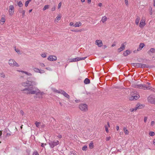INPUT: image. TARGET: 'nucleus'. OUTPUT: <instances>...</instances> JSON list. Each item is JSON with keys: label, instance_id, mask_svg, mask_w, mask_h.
I'll list each match as a JSON object with an SVG mask.
<instances>
[{"label": "nucleus", "instance_id": "nucleus-37", "mask_svg": "<svg viewBox=\"0 0 155 155\" xmlns=\"http://www.w3.org/2000/svg\"><path fill=\"white\" fill-rule=\"evenodd\" d=\"M149 135L151 136H153L155 135L154 132L152 131L150 132L149 133Z\"/></svg>", "mask_w": 155, "mask_h": 155}, {"label": "nucleus", "instance_id": "nucleus-15", "mask_svg": "<svg viewBox=\"0 0 155 155\" xmlns=\"http://www.w3.org/2000/svg\"><path fill=\"white\" fill-rule=\"evenodd\" d=\"M95 44L99 47H101L103 45L102 41L101 40H96L95 41Z\"/></svg>", "mask_w": 155, "mask_h": 155}, {"label": "nucleus", "instance_id": "nucleus-41", "mask_svg": "<svg viewBox=\"0 0 155 155\" xmlns=\"http://www.w3.org/2000/svg\"><path fill=\"white\" fill-rule=\"evenodd\" d=\"M137 106L136 107L134 108V110H136L138 108H139V109H140L141 108H140V106H138V105H137Z\"/></svg>", "mask_w": 155, "mask_h": 155}, {"label": "nucleus", "instance_id": "nucleus-35", "mask_svg": "<svg viewBox=\"0 0 155 155\" xmlns=\"http://www.w3.org/2000/svg\"><path fill=\"white\" fill-rule=\"evenodd\" d=\"M89 147L90 148H92L94 147V144L93 143H91L89 144Z\"/></svg>", "mask_w": 155, "mask_h": 155}, {"label": "nucleus", "instance_id": "nucleus-11", "mask_svg": "<svg viewBox=\"0 0 155 155\" xmlns=\"http://www.w3.org/2000/svg\"><path fill=\"white\" fill-rule=\"evenodd\" d=\"M33 70L36 73H39L40 74H43L45 73L44 70L36 68H33Z\"/></svg>", "mask_w": 155, "mask_h": 155}, {"label": "nucleus", "instance_id": "nucleus-46", "mask_svg": "<svg viewBox=\"0 0 155 155\" xmlns=\"http://www.w3.org/2000/svg\"><path fill=\"white\" fill-rule=\"evenodd\" d=\"M46 69L47 70H48L49 71H52V69L49 67L46 68Z\"/></svg>", "mask_w": 155, "mask_h": 155}, {"label": "nucleus", "instance_id": "nucleus-20", "mask_svg": "<svg viewBox=\"0 0 155 155\" xmlns=\"http://www.w3.org/2000/svg\"><path fill=\"white\" fill-rule=\"evenodd\" d=\"M132 65L135 67L140 68L141 63H133L132 64Z\"/></svg>", "mask_w": 155, "mask_h": 155}, {"label": "nucleus", "instance_id": "nucleus-52", "mask_svg": "<svg viewBox=\"0 0 155 155\" xmlns=\"http://www.w3.org/2000/svg\"><path fill=\"white\" fill-rule=\"evenodd\" d=\"M25 10H23L22 12V15L24 17L25 15Z\"/></svg>", "mask_w": 155, "mask_h": 155}, {"label": "nucleus", "instance_id": "nucleus-29", "mask_svg": "<svg viewBox=\"0 0 155 155\" xmlns=\"http://www.w3.org/2000/svg\"><path fill=\"white\" fill-rule=\"evenodd\" d=\"M147 66L144 64H141L140 68H147Z\"/></svg>", "mask_w": 155, "mask_h": 155}, {"label": "nucleus", "instance_id": "nucleus-6", "mask_svg": "<svg viewBox=\"0 0 155 155\" xmlns=\"http://www.w3.org/2000/svg\"><path fill=\"white\" fill-rule=\"evenodd\" d=\"M60 143L59 141L58 140L51 141L49 142V144L50 146V147L52 148H53L55 146L58 145Z\"/></svg>", "mask_w": 155, "mask_h": 155}, {"label": "nucleus", "instance_id": "nucleus-39", "mask_svg": "<svg viewBox=\"0 0 155 155\" xmlns=\"http://www.w3.org/2000/svg\"><path fill=\"white\" fill-rule=\"evenodd\" d=\"M104 127H105L106 131L107 133H108L109 132L108 129V127L106 125H105Z\"/></svg>", "mask_w": 155, "mask_h": 155}, {"label": "nucleus", "instance_id": "nucleus-54", "mask_svg": "<svg viewBox=\"0 0 155 155\" xmlns=\"http://www.w3.org/2000/svg\"><path fill=\"white\" fill-rule=\"evenodd\" d=\"M55 7H54L52 8L51 11H54L55 10Z\"/></svg>", "mask_w": 155, "mask_h": 155}, {"label": "nucleus", "instance_id": "nucleus-34", "mask_svg": "<svg viewBox=\"0 0 155 155\" xmlns=\"http://www.w3.org/2000/svg\"><path fill=\"white\" fill-rule=\"evenodd\" d=\"M15 51L18 54H21L20 51L18 48H15Z\"/></svg>", "mask_w": 155, "mask_h": 155}, {"label": "nucleus", "instance_id": "nucleus-19", "mask_svg": "<svg viewBox=\"0 0 155 155\" xmlns=\"http://www.w3.org/2000/svg\"><path fill=\"white\" fill-rule=\"evenodd\" d=\"M130 53L131 52L130 51L127 50L124 52L123 55L125 56H127L128 55L130 54Z\"/></svg>", "mask_w": 155, "mask_h": 155}, {"label": "nucleus", "instance_id": "nucleus-7", "mask_svg": "<svg viewBox=\"0 0 155 155\" xmlns=\"http://www.w3.org/2000/svg\"><path fill=\"white\" fill-rule=\"evenodd\" d=\"M79 108L82 111H85L87 110V106L85 104H81L79 105Z\"/></svg>", "mask_w": 155, "mask_h": 155}, {"label": "nucleus", "instance_id": "nucleus-62", "mask_svg": "<svg viewBox=\"0 0 155 155\" xmlns=\"http://www.w3.org/2000/svg\"><path fill=\"white\" fill-rule=\"evenodd\" d=\"M58 137L59 138H62V136L61 135H59L58 136Z\"/></svg>", "mask_w": 155, "mask_h": 155}, {"label": "nucleus", "instance_id": "nucleus-8", "mask_svg": "<svg viewBox=\"0 0 155 155\" xmlns=\"http://www.w3.org/2000/svg\"><path fill=\"white\" fill-rule=\"evenodd\" d=\"M87 57H85L84 58H73L72 59H70V62H76L77 61L84 60Z\"/></svg>", "mask_w": 155, "mask_h": 155}, {"label": "nucleus", "instance_id": "nucleus-24", "mask_svg": "<svg viewBox=\"0 0 155 155\" xmlns=\"http://www.w3.org/2000/svg\"><path fill=\"white\" fill-rule=\"evenodd\" d=\"M155 52V49L153 48H151L149 51H148V53L150 54V52L154 53Z\"/></svg>", "mask_w": 155, "mask_h": 155}, {"label": "nucleus", "instance_id": "nucleus-61", "mask_svg": "<svg viewBox=\"0 0 155 155\" xmlns=\"http://www.w3.org/2000/svg\"><path fill=\"white\" fill-rule=\"evenodd\" d=\"M18 71H19V72H21L22 73H24V72L25 71H18Z\"/></svg>", "mask_w": 155, "mask_h": 155}, {"label": "nucleus", "instance_id": "nucleus-43", "mask_svg": "<svg viewBox=\"0 0 155 155\" xmlns=\"http://www.w3.org/2000/svg\"><path fill=\"white\" fill-rule=\"evenodd\" d=\"M70 155H77V154L75 152L72 151L71 152Z\"/></svg>", "mask_w": 155, "mask_h": 155}, {"label": "nucleus", "instance_id": "nucleus-36", "mask_svg": "<svg viewBox=\"0 0 155 155\" xmlns=\"http://www.w3.org/2000/svg\"><path fill=\"white\" fill-rule=\"evenodd\" d=\"M41 56L43 58H45L46 57V54L45 53H43L41 54Z\"/></svg>", "mask_w": 155, "mask_h": 155}, {"label": "nucleus", "instance_id": "nucleus-51", "mask_svg": "<svg viewBox=\"0 0 155 155\" xmlns=\"http://www.w3.org/2000/svg\"><path fill=\"white\" fill-rule=\"evenodd\" d=\"M125 2L126 5H128V2L127 0H125Z\"/></svg>", "mask_w": 155, "mask_h": 155}, {"label": "nucleus", "instance_id": "nucleus-33", "mask_svg": "<svg viewBox=\"0 0 155 155\" xmlns=\"http://www.w3.org/2000/svg\"><path fill=\"white\" fill-rule=\"evenodd\" d=\"M31 0H29L27 1H26L25 3V6L26 7H27L28 6V4L29 3V2H31Z\"/></svg>", "mask_w": 155, "mask_h": 155}, {"label": "nucleus", "instance_id": "nucleus-12", "mask_svg": "<svg viewBox=\"0 0 155 155\" xmlns=\"http://www.w3.org/2000/svg\"><path fill=\"white\" fill-rule=\"evenodd\" d=\"M31 81H27L25 82H23L21 84L24 87H27L31 86Z\"/></svg>", "mask_w": 155, "mask_h": 155}, {"label": "nucleus", "instance_id": "nucleus-5", "mask_svg": "<svg viewBox=\"0 0 155 155\" xmlns=\"http://www.w3.org/2000/svg\"><path fill=\"white\" fill-rule=\"evenodd\" d=\"M8 64L10 66L14 67V66L19 67V64L17 63L15 60L12 59H9L8 61Z\"/></svg>", "mask_w": 155, "mask_h": 155}, {"label": "nucleus", "instance_id": "nucleus-21", "mask_svg": "<svg viewBox=\"0 0 155 155\" xmlns=\"http://www.w3.org/2000/svg\"><path fill=\"white\" fill-rule=\"evenodd\" d=\"M107 18L106 16H103L101 19V21L103 23H105L107 20Z\"/></svg>", "mask_w": 155, "mask_h": 155}, {"label": "nucleus", "instance_id": "nucleus-50", "mask_svg": "<svg viewBox=\"0 0 155 155\" xmlns=\"http://www.w3.org/2000/svg\"><path fill=\"white\" fill-rule=\"evenodd\" d=\"M147 117H144V122H145V123L146 122L147 120Z\"/></svg>", "mask_w": 155, "mask_h": 155}, {"label": "nucleus", "instance_id": "nucleus-57", "mask_svg": "<svg viewBox=\"0 0 155 155\" xmlns=\"http://www.w3.org/2000/svg\"><path fill=\"white\" fill-rule=\"evenodd\" d=\"M134 110V108H131V109H130V111L131 112H133V111Z\"/></svg>", "mask_w": 155, "mask_h": 155}, {"label": "nucleus", "instance_id": "nucleus-9", "mask_svg": "<svg viewBox=\"0 0 155 155\" xmlns=\"http://www.w3.org/2000/svg\"><path fill=\"white\" fill-rule=\"evenodd\" d=\"M146 25L145 18L143 17L139 24V27L141 28H143Z\"/></svg>", "mask_w": 155, "mask_h": 155}, {"label": "nucleus", "instance_id": "nucleus-58", "mask_svg": "<svg viewBox=\"0 0 155 155\" xmlns=\"http://www.w3.org/2000/svg\"><path fill=\"white\" fill-rule=\"evenodd\" d=\"M20 113L21 114L23 115V112L22 110H21L20 111Z\"/></svg>", "mask_w": 155, "mask_h": 155}, {"label": "nucleus", "instance_id": "nucleus-47", "mask_svg": "<svg viewBox=\"0 0 155 155\" xmlns=\"http://www.w3.org/2000/svg\"><path fill=\"white\" fill-rule=\"evenodd\" d=\"M155 124V122L153 121H152L151 122V125L153 126Z\"/></svg>", "mask_w": 155, "mask_h": 155}, {"label": "nucleus", "instance_id": "nucleus-10", "mask_svg": "<svg viewBox=\"0 0 155 155\" xmlns=\"http://www.w3.org/2000/svg\"><path fill=\"white\" fill-rule=\"evenodd\" d=\"M14 8L13 5H10L9 6V15H12L14 14Z\"/></svg>", "mask_w": 155, "mask_h": 155}, {"label": "nucleus", "instance_id": "nucleus-49", "mask_svg": "<svg viewBox=\"0 0 155 155\" xmlns=\"http://www.w3.org/2000/svg\"><path fill=\"white\" fill-rule=\"evenodd\" d=\"M110 139V137H106V141H108Z\"/></svg>", "mask_w": 155, "mask_h": 155}, {"label": "nucleus", "instance_id": "nucleus-56", "mask_svg": "<svg viewBox=\"0 0 155 155\" xmlns=\"http://www.w3.org/2000/svg\"><path fill=\"white\" fill-rule=\"evenodd\" d=\"M146 84L148 85V86H150L151 85V84L150 83L148 82L146 83Z\"/></svg>", "mask_w": 155, "mask_h": 155}, {"label": "nucleus", "instance_id": "nucleus-14", "mask_svg": "<svg viewBox=\"0 0 155 155\" xmlns=\"http://www.w3.org/2000/svg\"><path fill=\"white\" fill-rule=\"evenodd\" d=\"M48 59L50 61H53L56 60L57 58L55 56L50 55L48 58Z\"/></svg>", "mask_w": 155, "mask_h": 155}, {"label": "nucleus", "instance_id": "nucleus-42", "mask_svg": "<svg viewBox=\"0 0 155 155\" xmlns=\"http://www.w3.org/2000/svg\"><path fill=\"white\" fill-rule=\"evenodd\" d=\"M0 76L1 77L4 78L5 77V75L3 73H1L0 74Z\"/></svg>", "mask_w": 155, "mask_h": 155}, {"label": "nucleus", "instance_id": "nucleus-3", "mask_svg": "<svg viewBox=\"0 0 155 155\" xmlns=\"http://www.w3.org/2000/svg\"><path fill=\"white\" fill-rule=\"evenodd\" d=\"M52 90L53 92L62 94L65 97L68 99H69L70 98V96L65 91L62 90H58L56 89L55 88H52Z\"/></svg>", "mask_w": 155, "mask_h": 155}, {"label": "nucleus", "instance_id": "nucleus-53", "mask_svg": "<svg viewBox=\"0 0 155 155\" xmlns=\"http://www.w3.org/2000/svg\"><path fill=\"white\" fill-rule=\"evenodd\" d=\"M61 3L60 2L58 4V8L59 9L60 8V7L61 6Z\"/></svg>", "mask_w": 155, "mask_h": 155}, {"label": "nucleus", "instance_id": "nucleus-23", "mask_svg": "<svg viewBox=\"0 0 155 155\" xmlns=\"http://www.w3.org/2000/svg\"><path fill=\"white\" fill-rule=\"evenodd\" d=\"M84 82L86 84H88L90 83V80L88 78H86L85 79Z\"/></svg>", "mask_w": 155, "mask_h": 155}, {"label": "nucleus", "instance_id": "nucleus-40", "mask_svg": "<svg viewBox=\"0 0 155 155\" xmlns=\"http://www.w3.org/2000/svg\"><path fill=\"white\" fill-rule=\"evenodd\" d=\"M40 124V123L38 122H36L35 123L36 126L38 127H39Z\"/></svg>", "mask_w": 155, "mask_h": 155}, {"label": "nucleus", "instance_id": "nucleus-30", "mask_svg": "<svg viewBox=\"0 0 155 155\" xmlns=\"http://www.w3.org/2000/svg\"><path fill=\"white\" fill-rule=\"evenodd\" d=\"M18 5L19 7H21L23 5L21 1H19L18 2Z\"/></svg>", "mask_w": 155, "mask_h": 155}, {"label": "nucleus", "instance_id": "nucleus-63", "mask_svg": "<svg viewBox=\"0 0 155 155\" xmlns=\"http://www.w3.org/2000/svg\"><path fill=\"white\" fill-rule=\"evenodd\" d=\"M119 127L118 126H117L116 127V129L117 130H118L119 129Z\"/></svg>", "mask_w": 155, "mask_h": 155}, {"label": "nucleus", "instance_id": "nucleus-44", "mask_svg": "<svg viewBox=\"0 0 155 155\" xmlns=\"http://www.w3.org/2000/svg\"><path fill=\"white\" fill-rule=\"evenodd\" d=\"M33 155H39V154L37 151H35L33 153Z\"/></svg>", "mask_w": 155, "mask_h": 155}, {"label": "nucleus", "instance_id": "nucleus-2", "mask_svg": "<svg viewBox=\"0 0 155 155\" xmlns=\"http://www.w3.org/2000/svg\"><path fill=\"white\" fill-rule=\"evenodd\" d=\"M130 96H131L129 97V99L130 101L136 100L140 97L138 93L136 91H134L131 93Z\"/></svg>", "mask_w": 155, "mask_h": 155}, {"label": "nucleus", "instance_id": "nucleus-38", "mask_svg": "<svg viewBox=\"0 0 155 155\" xmlns=\"http://www.w3.org/2000/svg\"><path fill=\"white\" fill-rule=\"evenodd\" d=\"M71 31L73 32H81L82 31L81 30H72Z\"/></svg>", "mask_w": 155, "mask_h": 155}, {"label": "nucleus", "instance_id": "nucleus-13", "mask_svg": "<svg viewBox=\"0 0 155 155\" xmlns=\"http://www.w3.org/2000/svg\"><path fill=\"white\" fill-rule=\"evenodd\" d=\"M148 100L149 102L151 104H155V98L150 96L148 98Z\"/></svg>", "mask_w": 155, "mask_h": 155}, {"label": "nucleus", "instance_id": "nucleus-16", "mask_svg": "<svg viewBox=\"0 0 155 155\" xmlns=\"http://www.w3.org/2000/svg\"><path fill=\"white\" fill-rule=\"evenodd\" d=\"M125 45H124V44H122L121 45V46L120 48L118 49V50H117L119 52H121L122 51L124 50V49H125Z\"/></svg>", "mask_w": 155, "mask_h": 155}, {"label": "nucleus", "instance_id": "nucleus-18", "mask_svg": "<svg viewBox=\"0 0 155 155\" xmlns=\"http://www.w3.org/2000/svg\"><path fill=\"white\" fill-rule=\"evenodd\" d=\"M81 25V22H76L73 25V26L75 27H79Z\"/></svg>", "mask_w": 155, "mask_h": 155}, {"label": "nucleus", "instance_id": "nucleus-55", "mask_svg": "<svg viewBox=\"0 0 155 155\" xmlns=\"http://www.w3.org/2000/svg\"><path fill=\"white\" fill-rule=\"evenodd\" d=\"M70 26H73L74 25V23L73 22H70Z\"/></svg>", "mask_w": 155, "mask_h": 155}, {"label": "nucleus", "instance_id": "nucleus-26", "mask_svg": "<svg viewBox=\"0 0 155 155\" xmlns=\"http://www.w3.org/2000/svg\"><path fill=\"white\" fill-rule=\"evenodd\" d=\"M140 20V17H137L135 20V23L137 25L138 24Z\"/></svg>", "mask_w": 155, "mask_h": 155}, {"label": "nucleus", "instance_id": "nucleus-32", "mask_svg": "<svg viewBox=\"0 0 155 155\" xmlns=\"http://www.w3.org/2000/svg\"><path fill=\"white\" fill-rule=\"evenodd\" d=\"M82 150H83L86 151L87 149V146L85 145L82 148Z\"/></svg>", "mask_w": 155, "mask_h": 155}, {"label": "nucleus", "instance_id": "nucleus-59", "mask_svg": "<svg viewBox=\"0 0 155 155\" xmlns=\"http://www.w3.org/2000/svg\"><path fill=\"white\" fill-rule=\"evenodd\" d=\"M153 143L154 145H155V139L153 140Z\"/></svg>", "mask_w": 155, "mask_h": 155}, {"label": "nucleus", "instance_id": "nucleus-25", "mask_svg": "<svg viewBox=\"0 0 155 155\" xmlns=\"http://www.w3.org/2000/svg\"><path fill=\"white\" fill-rule=\"evenodd\" d=\"M123 130L124 131V132L125 134H126L127 135L129 134V131L125 127H123Z\"/></svg>", "mask_w": 155, "mask_h": 155}, {"label": "nucleus", "instance_id": "nucleus-48", "mask_svg": "<svg viewBox=\"0 0 155 155\" xmlns=\"http://www.w3.org/2000/svg\"><path fill=\"white\" fill-rule=\"evenodd\" d=\"M40 66L42 67H44L45 66V65L44 64L42 63H40Z\"/></svg>", "mask_w": 155, "mask_h": 155}, {"label": "nucleus", "instance_id": "nucleus-60", "mask_svg": "<svg viewBox=\"0 0 155 155\" xmlns=\"http://www.w3.org/2000/svg\"><path fill=\"white\" fill-rule=\"evenodd\" d=\"M107 127H110V124H109V122H107Z\"/></svg>", "mask_w": 155, "mask_h": 155}, {"label": "nucleus", "instance_id": "nucleus-27", "mask_svg": "<svg viewBox=\"0 0 155 155\" xmlns=\"http://www.w3.org/2000/svg\"><path fill=\"white\" fill-rule=\"evenodd\" d=\"M31 86L36 85L37 84V83L34 81H31Z\"/></svg>", "mask_w": 155, "mask_h": 155}, {"label": "nucleus", "instance_id": "nucleus-64", "mask_svg": "<svg viewBox=\"0 0 155 155\" xmlns=\"http://www.w3.org/2000/svg\"><path fill=\"white\" fill-rule=\"evenodd\" d=\"M102 4L101 3H99L98 4V6L100 7H101L102 6Z\"/></svg>", "mask_w": 155, "mask_h": 155}, {"label": "nucleus", "instance_id": "nucleus-4", "mask_svg": "<svg viewBox=\"0 0 155 155\" xmlns=\"http://www.w3.org/2000/svg\"><path fill=\"white\" fill-rule=\"evenodd\" d=\"M134 87L136 88H141L144 90H150L153 91V88L152 87L150 86H147L145 84H140L139 85H135Z\"/></svg>", "mask_w": 155, "mask_h": 155}, {"label": "nucleus", "instance_id": "nucleus-45", "mask_svg": "<svg viewBox=\"0 0 155 155\" xmlns=\"http://www.w3.org/2000/svg\"><path fill=\"white\" fill-rule=\"evenodd\" d=\"M5 20L4 18H2L1 19V21L2 22H4L5 21Z\"/></svg>", "mask_w": 155, "mask_h": 155}, {"label": "nucleus", "instance_id": "nucleus-28", "mask_svg": "<svg viewBox=\"0 0 155 155\" xmlns=\"http://www.w3.org/2000/svg\"><path fill=\"white\" fill-rule=\"evenodd\" d=\"M50 6L48 5H46L43 8V10L44 11L46 10V9L48 8H49Z\"/></svg>", "mask_w": 155, "mask_h": 155}, {"label": "nucleus", "instance_id": "nucleus-31", "mask_svg": "<svg viewBox=\"0 0 155 155\" xmlns=\"http://www.w3.org/2000/svg\"><path fill=\"white\" fill-rule=\"evenodd\" d=\"M24 73L26 74L27 75L29 76H31L32 75V74L31 73L27 72V71H25L24 72Z\"/></svg>", "mask_w": 155, "mask_h": 155}, {"label": "nucleus", "instance_id": "nucleus-17", "mask_svg": "<svg viewBox=\"0 0 155 155\" xmlns=\"http://www.w3.org/2000/svg\"><path fill=\"white\" fill-rule=\"evenodd\" d=\"M144 46V44L143 43H140V44L139 47L137 48V51H140Z\"/></svg>", "mask_w": 155, "mask_h": 155}, {"label": "nucleus", "instance_id": "nucleus-22", "mask_svg": "<svg viewBox=\"0 0 155 155\" xmlns=\"http://www.w3.org/2000/svg\"><path fill=\"white\" fill-rule=\"evenodd\" d=\"M61 18V16L59 15H58L57 16V17L55 19V22H58V21L60 20Z\"/></svg>", "mask_w": 155, "mask_h": 155}, {"label": "nucleus", "instance_id": "nucleus-1", "mask_svg": "<svg viewBox=\"0 0 155 155\" xmlns=\"http://www.w3.org/2000/svg\"><path fill=\"white\" fill-rule=\"evenodd\" d=\"M33 89L32 87H28L25 88L24 91H27L26 93L27 94H36L39 98H42V95L45 94L44 92H41L40 90L37 88H36L35 90H33Z\"/></svg>", "mask_w": 155, "mask_h": 155}]
</instances>
